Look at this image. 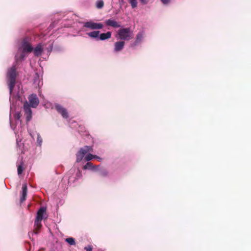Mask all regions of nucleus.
<instances>
[{
	"instance_id": "obj_24",
	"label": "nucleus",
	"mask_w": 251,
	"mask_h": 251,
	"mask_svg": "<svg viewBox=\"0 0 251 251\" xmlns=\"http://www.w3.org/2000/svg\"><path fill=\"white\" fill-rule=\"evenodd\" d=\"M23 170H24V168H23L22 165L21 164V165H19L18 167V175H20L22 174L23 172Z\"/></svg>"
},
{
	"instance_id": "obj_11",
	"label": "nucleus",
	"mask_w": 251,
	"mask_h": 251,
	"mask_svg": "<svg viewBox=\"0 0 251 251\" xmlns=\"http://www.w3.org/2000/svg\"><path fill=\"white\" fill-rule=\"evenodd\" d=\"M27 192V187L26 184H24L22 186V196L21 197L20 201L21 202H23L26 199Z\"/></svg>"
},
{
	"instance_id": "obj_22",
	"label": "nucleus",
	"mask_w": 251,
	"mask_h": 251,
	"mask_svg": "<svg viewBox=\"0 0 251 251\" xmlns=\"http://www.w3.org/2000/svg\"><path fill=\"white\" fill-rule=\"evenodd\" d=\"M129 2L132 8H135L137 6V2L136 0H129Z\"/></svg>"
},
{
	"instance_id": "obj_25",
	"label": "nucleus",
	"mask_w": 251,
	"mask_h": 251,
	"mask_svg": "<svg viewBox=\"0 0 251 251\" xmlns=\"http://www.w3.org/2000/svg\"><path fill=\"white\" fill-rule=\"evenodd\" d=\"M84 249L86 251H92L93 248H92V246L91 245H88V246H87L86 247H84Z\"/></svg>"
},
{
	"instance_id": "obj_30",
	"label": "nucleus",
	"mask_w": 251,
	"mask_h": 251,
	"mask_svg": "<svg viewBox=\"0 0 251 251\" xmlns=\"http://www.w3.org/2000/svg\"><path fill=\"white\" fill-rule=\"evenodd\" d=\"M94 156H95V157H94V158H96V159H98L99 161H100L102 160V158L100 157L99 156L96 155H94Z\"/></svg>"
},
{
	"instance_id": "obj_5",
	"label": "nucleus",
	"mask_w": 251,
	"mask_h": 251,
	"mask_svg": "<svg viewBox=\"0 0 251 251\" xmlns=\"http://www.w3.org/2000/svg\"><path fill=\"white\" fill-rule=\"evenodd\" d=\"M23 50L26 53L31 52L33 51V48L31 44L26 38L24 39L22 42Z\"/></svg>"
},
{
	"instance_id": "obj_18",
	"label": "nucleus",
	"mask_w": 251,
	"mask_h": 251,
	"mask_svg": "<svg viewBox=\"0 0 251 251\" xmlns=\"http://www.w3.org/2000/svg\"><path fill=\"white\" fill-rule=\"evenodd\" d=\"M66 242H67L70 245H75V239L72 237L67 238L65 239Z\"/></svg>"
},
{
	"instance_id": "obj_31",
	"label": "nucleus",
	"mask_w": 251,
	"mask_h": 251,
	"mask_svg": "<svg viewBox=\"0 0 251 251\" xmlns=\"http://www.w3.org/2000/svg\"><path fill=\"white\" fill-rule=\"evenodd\" d=\"M108 173L106 171H104L101 173V175L102 176H106L107 175Z\"/></svg>"
},
{
	"instance_id": "obj_13",
	"label": "nucleus",
	"mask_w": 251,
	"mask_h": 251,
	"mask_svg": "<svg viewBox=\"0 0 251 251\" xmlns=\"http://www.w3.org/2000/svg\"><path fill=\"white\" fill-rule=\"evenodd\" d=\"M111 36V32L108 31L106 33H103L100 35L99 39L100 40H104L109 39Z\"/></svg>"
},
{
	"instance_id": "obj_15",
	"label": "nucleus",
	"mask_w": 251,
	"mask_h": 251,
	"mask_svg": "<svg viewBox=\"0 0 251 251\" xmlns=\"http://www.w3.org/2000/svg\"><path fill=\"white\" fill-rule=\"evenodd\" d=\"M26 52H24L23 50L22 51V52L20 54V55H18V54H17L15 56V58L17 61H21L23 60L26 56Z\"/></svg>"
},
{
	"instance_id": "obj_26",
	"label": "nucleus",
	"mask_w": 251,
	"mask_h": 251,
	"mask_svg": "<svg viewBox=\"0 0 251 251\" xmlns=\"http://www.w3.org/2000/svg\"><path fill=\"white\" fill-rule=\"evenodd\" d=\"M37 140V142L38 143V144L40 145H41V143L42 142V139L40 136H39V135L38 136Z\"/></svg>"
},
{
	"instance_id": "obj_14",
	"label": "nucleus",
	"mask_w": 251,
	"mask_h": 251,
	"mask_svg": "<svg viewBox=\"0 0 251 251\" xmlns=\"http://www.w3.org/2000/svg\"><path fill=\"white\" fill-rule=\"evenodd\" d=\"M30 106L27 101H25L24 104V110L25 111V114L32 113V110L30 108Z\"/></svg>"
},
{
	"instance_id": "obj_16",
	"label": "nucleus",
	"mask_w": 251,
	"mask_h": 251,
	"mask_svg": "<svg viewBox=\"0 0 251 251\" xmlns=\"http://www.w3.org/2000/svg\"><path fill=\"white\" fill-rule=\"evenodd\" d=\"M99 34H100L99 31H94L92 32L87 33V35L89 37H90L91 38H94L98 37Z\"/></svg>"
},
{
	"instance_id": "obj_19",
	"label": "nucleus",
	"mask_w": 251,
	"mask_h": 251,
	"mask_svg": "<svg viewBox=\"0 0 251 251\" xmlns=\"http://www.w3.org/2000/svg\"><path fill=\"white\" fill-rule=\"evenodd\" d=\"M94 168V166L92 163L91 162H87L83 167L84 170L86 169H93Z\"/></svg>"
},
{
	"instance_id": "obj_20",
	"label": "nucleus",
	"mask_w": 251,
	"mask_h": 251,
	"mask_svg": "<svg viewBox=\"0 0 251 251\" xmlns=\"http://www.w3.org/2000/svg\"><path fill=\"white\" fill-rule=\"evenodd\" d=\"M104 6V2L103 0H98L96 3V6L98 8H102Z\"/></svg>"
},
{
	"instance_id": "obj_32",
	"label": "nucleus",
	"mask_w": 251,
	"mask_h": 251,
	"mask_svg": "<svg viewBox=\"0 0 251 251\" xmlns=\"http://www.w3.org/2000/svg\"><path fill=\"white\" fill-rule=\"evenodd\" d=\"M74 173V170H70L69 172V174H73Z\"/></svg>"
},
{
	"instance_id": "obj_21",
	"label": "nucleus",
	"mask_w": 251,
	"mask_h": 251,
	"mask_svg": "<svg viewBox=\"0 0 251 251\" xmlns=\"http://www.w3.org/2000/svg\"><path fill=\"white\" fill-rule=\"evenodd\" d=\"M95 157L94 155H93L91 153H88L84 158L85 160L86 161H89L92 160Z\"/></svg>"
},
{
	"instance_id": "obj_12",
	"label": "nucleus",
	"mask_w": 251,
	"mask_h": 251,
	"mask_svg": "<svg viewBox=\"0 0 251 251\" xmlns=\"http://www.w3.org/2000/svg\"><path fill=\"white\" fill-rule=\"evenodd\" d=\"M34 54L35 56H39L41 55L43 48L41 44H39L34 49H33Z\"/></svg>"
},
{
	"instance_id": "obj_6",
	"label": "nucleus",
	"mask_w": 251,
	"mask_h": 251,
	"mask_svg": "<svg viewBox=\"0 0 251 251\" xmlns=\"http://www.w3.org/2000/svg\"><path fill=\"white\" fill-rule=\"evenodd\" d=\"M84 26L91 29H99L102 28L103 26L101 23H96L90 21L85 23Z\"/></svg>"
},
{
	"instance_id": "obj_29",
	"label": "nucleus",
	"mask_w": 251,
	"mask_h": 251,
	"mask_svg": "<svg viewBox=\"0 0 251 251\" xmlns=\"http://www.w3.org/2000/svg\"><path fill=\"white\" fill-rule=\"evenodd\" d=\"M161 1L163 3L166 4L169 3L170 0H161Z\"/></svg>"
},
{
	"instance_id": "obj_7",
	"label": "nucleus",
	"mask_w": 251,
	"mask_h": 251,
	"mask_svg": "<svg viewBox=\"0 0 251 251\" xmlns=\"http://www.w3.org/2000/svg\"><path fill=\"white\" fill-rule=\"evenodd\" d=\"M28 103L30 106L33 108H36L39 103V100L36 94H31L28 98Z\"/></svg>"
},
{
	"instance_id": "obj_23",
	"label": "nucleus",
	"mask_w": 251,
	"mask_h": 251,
	"mask_svg": "<svg viewBox=\"0 0 251 251\" xmlns=\"http://www.w3.org/2000/svg\"><path fill=\"white\" fill-rule=\"evenodd\" d=\"M25 115L26 116V122H28L32 118V113H26Z\"/></svg>"
},
{
	"instance_id": "obj_1",
	"label": "nucleus",
	"mask_w": 251,
	"mask_h": 251,
	"mask_svg": "<svg viewBox=\"0 0 251 251\" xmlns=\"http://www.w3.org/2000/svg\"><path fill=\"white\" fill-rule=\"evenodd\" d=\"M17 75V73L15 66H13L8 70L6 75L7 84L10 94L12 93L15 87Z\"/></svg>"
},
{
	"instance_id": "obj_3",
	"label": "nucleus",
	"mask_w": 251,
	"mask_h": 251,
	"mask_svg": "<svg viewBox=\"0 0 251 251\" xmlns=\"http://www.w3.org/2000/svg\"><path fill=\"white\" fill-rule=\"evenodd\" d=\"M118 34L121 40H129L133 38L132 31L130 28H120L118 31Z\"/></svg>"
},
{
	"instance_id": "obj_9",
	"label": "nucleus",
	"mask_w": 251,
	"mask_h": 251,
	"mask_svg": "<svg viewBox=\"0 0 251 251\" xmlns=\"http://www.w3.org/2000/svg\"><path fill=\"white\" fill-rule=\"evenodd\" d=\"M105 24L107 26H110L114 28H118L121 26V24L119 22L112 19L106 20L105 21Z\"/></svg>"
},
{
	"instance_id": "obj_8",
	"label": "nucleus",
	"mask_w": 251,
	"mask_h": 251,
	"mask_svg": "<svg viewBox=\"0 0 251 251\" xmlns=\"http://www.w3.org/2000/svg\"><path fill=\"white\" fill-rule=\"evenodd\" d=\"M55 108L58 113L60 114L63 118L67 119L69 117L67 109L61 105L59 104H55Z\"/></svg>"
},
{
	"instance_id": "obj_28",
	"label": "nucleus",
	"mask_w": 251,
	"mask_h": 251,
	"mask_svg": "<svg viewBox=\"0 0 251 251\" xmlns=\"http://www.w3.org/2000/svg\"><path fill=\"white\" fill-rule=\"evenodd\" d=\"M20 118H21V114L20 113H17L16 115V116H15V119L16 120H19L20 119Z\"/></svg>"
},
{
	"instance_id": "obj_4",
	"label": "nucleus",
	"mask_w": 251,
	"mask_h": 251,
	"mask_svg": "<svg viewBox=\"0 0 251 251\" xmlns=\"http://www.w3.org/2000/svg\"><path fill=\"white\" fill-rule=\"evenodd\" d=\"M92 151L93 148L91 146H85L84 147L80 148L76 154V162H80L82 160L86 154Z\"/></svg>"
},
{
	"instance_id": "obj_17",
	"label": "nucleus",
	"mask_w": 251,
	"mask_h": 251,
	"mask_svg": "<svg viewBox=\"0 0 251 251\" xmlns=\"http://www.w3.org/2000/svg\"><path fill=\"white\" fill-rule=\"evenodd\" d=\"M143 38V35L141 33H138L136 36V40L135 41V45L140 43Z\"/></svg>"
},
{
	"instance_id": "obj_10",
	"label": "nucleus",
	"mask_w": 251,
	"mask_h": 251,
	"mask_svg": "<svg viewBox=\"0 0 251 251\" xmlns=\"http://www.w3.org/2000/svg\"><path fill=\"white\" fill-rule=\"evenodd\" d=\"M125 42L123 41L116 42L114 44V51L116 52L122 50L125 46Z\"/></svg>"
},
{
	"instance_id": "obj_33",
	"label": "nucleus",
	"mask_w": 251,
	"mask_h": 251,
	"mask_svg": "<svg viewBox=\"0 0 251 251\" xmlns=\"http://www.w3.org/2000/svg\"><path fill=\"white\" fill-rule=\"evenodd\" d=\"M142 2H145L146 0H140Z\"/></svg>"
},
{
	"instance_id": "obj_27",
	"label": "nucleus",
	"mask_w": 251,
	"mask_h": 251,
	"mask_svg": "<svg viewBox=\"0 0 251 251\" xmlns=\"http://www.w3.org/2000/svg\"><path fill=\"white\" fill-rule=\"evenodd\" d=\"M82 176V175L80 173V172L78 170L76 174V177L77 178H80Z\"/></svg>"
},
{
	"instance_id": "obj_2",
	"label": "nucleus",
	"mask_w": 251,
	"mask_h": 251,
	"mask_svg": "<svg viewBox=\"0 0 251 251\" xmlns=\"http://www.w3.org/2000/svg\"><path fill=\"white\" fill-rule=\"evenodd\" d=\"M46 208L44 207H41L38 210L37 215L34 221L33 233L37 234L39 233L40 229L42 226L41 222L44 218V215L46 213Z\"/></svg>"
}]
</instances>
